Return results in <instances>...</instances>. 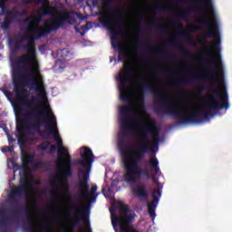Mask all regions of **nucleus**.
<instances>
[{
	"label": "nucleus",
	"instance_id": "obj_59",
	"mask_svg": "<svg viewBox=\"0 0 232 232\" xmlns=\"http://www.w3.org/2000/svg\"><path fill=\"white\" fill-rule=\"evenodd\" d=\"M53 195H55L54 193H52V197H53V198H55V197H53Z\"/></svg>",
	"mask_w": 232,
	"mask_h": 232
},
{
	"label": "nucleus",
	"instance_id": "obj_26",
	"mask_svg": "<svg viewBox=\"0 0 232 232\" xmlns=\"http://www.w3.org/2000/svg\"><path fill=\"white\" fill-rule=\"evenodd\" d=\"M167 46H175V48H184V43L177 42L174 36L170 37V40L164 45V48Z\"/></svg>",
	"mask_w": 232,
	"mask_h": 232
},
{
	"label": "nucleus",
	"instance_id": "obj_5",
	"mask_svg": "<svg viewBox=\"0 0 232 232\" xmlns=\"http://www.w3.org/2000/svg\"><path fill=\"white\" fill-rule=\"evenodd\" d=\"M216 49L218 53H216V62H211L209 60L202 61L201 63L209 68V72L207 74H201L195 76L193 78H181L176 82V86H186L187 84H191L197 81H210L215 86H218L222 81H224V73L220 71L214 72L211 68L215 66L216 68H222V56L220 55V40L216 44Z\"/></svg>",
	"mask_w": 232,
	"mask_h": 232
},
{
	"label": "nucleus",
	"instance_id": "obj_47",
	"mask_svg": "<svg viewBox=\"0 0 232 232\" xmlns=\"http://www.w3.org/2000/svg\"><path fill=\"white\" fill-rule=\"evenodd\" d=\"M26 14H28L27 11H24L22 14H20V15H26Z\"/></svg>",
	"mask_w": 232,
	"mask_h": 232
},
{
	"label": "nucleus",
	"instance_id": "obj_9",
	"mask_svg": "<svg viewBox=\"0 0 232 232\" xmlns=\"http://www.w3.org/2000/svg\"><path fill=\"white\" fill-rule=\"evenodd\" d=\"M120 85V99L123 102H130V92L128 91V85L131 81H136L137 77L135 76V67L129 63L123 65V72H120L118 76Z\"/></svg>",
	"mask_w": 232,
	"mask_h": 232
},
{
	"label": "nucleus",
	"instance_id": "obj_30",
	"mask_svg": "<svg viewBox=\"0 0 232 232\" xmlns=\"http://www.w3.org/2000/svg\"><path fill=\"white\" fill-rule=\"evenodd\" d=\"M135 44L136 46H138L140 50H150L151 47L150 46H148L146 44H144L141 41H140V38H138L136 41H135Z\"/></svg>",
	"mask_w": 232,
	"mask_h": 232
},
{
	"label": "nucleus",
	"instance_id": "obj_15",
	"mask_svg": "<svg viewBox=\"0 0 232 232\" xmlns=\"http://www.w3.org/2000/svg\"><path fill=\"white\" fill-rule=\"evenodd\" d=\"M198 23V24L208 27L206 35L203 37L204 41H206V39H213L218 35V27L213 25L214 22L211 18H201Z\"/></svg>",
	"mask_w": 232,
	"mask_h": 232
},
{
	"label": "nucleus",
	"instance_id": "obj_3",
	"mask_svg": "<svg viewBox=\"0 0 232 232\" xmlns=\"http://www.w3.org/2000/svg\"><path fill=\"white\" fill-rule=\"evenodd\" d=\"M212 95L202 97L206 102L202 105L203 108L208 110H196L191 112H188L186 109H175L173 103L161 92H155L154 97L156 99V105L154 111L157 115H169L173 117L177 121H180L181 124H193L198 122V119H209L213 117V111H218V110H229V98L227 92H225L220 96L218 89L214 88L211 90Z\"/></svg>",
	"mask_w": 232,
	"mask_h": 232
},
{
	"label": "nucleus",
	"instance_id": "obj_21",
	"mask_svg": "<svg viewBox=\"0 0 232 232\" xmlns=\"http://www.w3.org/2000/svg\"><path fill=\"white\" fill-rule=\"evenodd\" d=\"M132 194L134 197H137L138 198H141L143 200H146L148 198V189H146V186L140 185L137 188H132Z\"/></svg>",
	"mask_w": 232,
	"mask_h": 232
},
{
	"label": "nucleus",
	"instance_id": "obj_64",
	"mask_svg": "<svg viewBox=\"0 0 232 232\" xmlns=\"http://www.w3.org/2000/svg\"><path fill=\"white\" fill-rule=\"evenodd\" d=\"M176 56H173V59H175Z\"/></svg>",
	"mask_w": 232,
	"mask_h": 232
},
{
	"label": "nucleus",
	"instance_id": "obj_60",
	"mask_svg": "<svg viewBox=\"0 0 232 232\" xmlns=\"http://www.w3.org/2000/svg\"><path fill=\"white\" fill-rule=\"evenodd\" d=\"M25 2L30 3V0H25Z\"/></svg>",
	"mask_w": 232,
	"mask_h": 232
},
{
	"label": "nucleus",
	"instance_id": "obj_55",
	"mask_svg": "<svg viewBox=\"0 0 232 232\" xmlns=\"http://www.w3.org/2000/svg\"><path fill=\"white\" fill-rule=\"evenodd\" d=\"M64 231L65 232H70V229L69 228H65Z\"/></svg>",
	"mask_w": 232,
	"mask_h": 232
},
{
	"label": "nucleus",
	"instance_id": "obj_62",
	"mask_svg": "<svg viewBox=\"0 0 232 232\" xmlns=\"http://www.w3.org/2000/svg\"><path fill=\"white\" fill-rule=\"evenodd\" d=\"M111 215H113V212L111 210Z\"/></svg>",
	"mask_w": 232,
	"mask_h": 232
},
{
	"label": "nucleus",
	"instance_id": "obj_17",
	"mask_svg": "<svg viewBox=\"0 0 232 232\" xmlns=\"http://www.w3.org/2000/svg\"><path fill=\"white\" fill-rule=\"evenodd\" d=\"M19 21V13L12 10H7L5 12V16L4 21L0 23V26L2 30L6 32V30L10 29V26L13 23H17Z\"/></svg>",
	"mask_w": 232,
	"mask_h": 232
},
{
	"label": "nucleus",
	"instance_id": "obj_37",
	"mask_svg": "<svg viewBox=\"0 0 232 232\" xmlns=\"http://www.w3.org/2000/svg\"><path fill=\"white\" fill-rule=\"evenodd\" d=\"M61 64H63V60H57L55 62V68H57L58 70L64 69V66H61Z\"/></svg>",
	"mask_w": 232,
	"mask_h": 232
},
{
	"label": "nucleus",
	"instance_id": "obj_23",
	"mask_svg": "<svg viewBox=\"0 0 232 232\" xmlns=\"http://www.w3.org/2000/svg\"><path fill=\"white\" fill-rule=\"evenodd\" d=\"M24 213L28 220V227H24V231L34 232V224H35V219L32 218L30 208H24Z\"/></svg>",
	"mask_w": 232,
	"mask_h": 232
},
{
	"label": "nucleus",
	"instance_id": "obj_49",
	"mask_svg": "<svg viewBox=\"0 0 232 232\" xmlns=\"http://www.w3.org/2000/svg\"><path fill=\"white\" fill-rule=\"evenodd\" d=\"M199 92L202 93V92H204V87H199Z\"/></svg>",
	"mask_w": 232,
	"mask_h": 232
},
{
	"label": "nucleus",
	"instance_id": "obj_19",
	"mask_svg": "<svg viewBox=\"0 0 232 232\" xmlns=\"http://www.w3.org/2000/svg\"><path fill=\"white\" fill-rule=\"evenodd\" d=\"M70 211L71 213L77 211L75 220L72 223V227H77V226L81 224L82 220H87L88 224H90V218L89 216L84 215V208H82V205L81 203L72 205Z\"/></svg>",
	"mask_w": 232,
	"mask_h": 232
},
{
	"label": "nucleus",
	"instance_id": "obj_43",
	"mask_svg": "<svg viewBox=\"0 0 232 232\" xmlns=\"http://www.w3.org/2000/svg\"><path fill=\"white\" fill-rule=\"evenodd\" d=\"M158 55H164V48L159 49L157 51Z\"/></svg>",
	"mask_w": 232,
	"mask_h": 232
},
{
	"label": "nucleus",
	"instance_id": "obj_31",
	"mask_svg": "<svg viewBox=\"0 0 232 232\" xmlns=\"http://www.w3.org/2000/svg\"><path fill=\"white\" fill-rule=\"evenodd\" d=\"M111 3H113V0H103V4L102 5L103 12H108L110 10Z\"/></svg>",
	"mask_w": 232,
	"mask_h": 232
},
{
	"label": "nucleus",
	"instance_id": "obj_39",
	"mask_svg": "<svg viewBox=\"0 0 232 232\" xmlns=\"http://www.w3.org/2000/svg\"><path fill=\"white\" fill-rule=\"evenodd\" d=\"M154 11L155 12H166V9L161 5H158L154 8Z\"/></svg>",
	"mask_w": 232,
	"mask_h": 232
},
{
	"label": "nucleus",
	"instance_id": "obj_4",
	"mask_svg": "<svg viewBox=\"0 0 232 232\" xmlns=\"http://www.w3.org/2000/svg\"><path fill=\"white\" fill-rule=\"evenodd\" d=\"M121 115V129L123 136L118 140V148L125 168V180L128 184H135L142 173L148 174V169H141L139 163L144 158V153L140 150H131V142L128 139V133H135V126L131 122V117L137 120V108L131 104H126L120 108Z\"/></svg>",
	"mask_w": 232,
	"mask_h": 232
},
{
	"label": "nucleus",
	"instance_id": "obj_53",
	"mask_svg": "<svg viewBox=\"0 0 232 232\" xmlns=\"http://www.w3.org/2000/svg\"><path fill=\"white\" fill-rule=\"evenodd\" d=\"M166 10H171V6H167Z\"/></svg>",
	"mask_w": 232,
	"mask_h": 232
},
{
	"label": "nucleus",
	"instance_id": "obj_38",
	"mask_svg": "<svg viewBox=\"0 0 232 232\" xmlns=\"http://www.w3.org/2000/svg\"><path fill=\"white\" fill-rule=\"evenodd\" d=\"M2 151H3L4 153H6V152L12 153V151H14V147H12V146H7V147L2 149Z\"/></svg>",
	"mask_w": 232,
	"mask_h": 232
},
{
	"label": "nucleus",
	"instance_id": "obj_46",
	"mask_svg": "<svg viewBox=\"0 0 232 232\" xmlns=\"http://www.w3.org/2000/svg\"><path fill=\"white\" fill-rule=\"evenodd\" d=\"M38 3H46L48 5V0H38Z\"/></svg>",
	"mask_w": 232,
	"mask_h": 232
},
{
	"label": "nucleus",
	"instance_id": "obj_12",
	"mask_svg": "<svg viewBox=\"0 0 232 232\" xmlns=\"http://www.w3.org/2000/svg\"><path fill=\"white\" fill-rule=\"evenodd\" d=\"M80 155L82 160H75L73 161V166H82L86 168V166H92L95 160V156L93 155V151L92 149L88 147H82L80 149Z\"/></svg>",
	"mask_w": 232,
	"mask_h": 232
},
{
	"label": "nucleus",
	"instance_id": "obj_35",
	"mask_svg": "<svg viewBox=\"0 0 232 232\" xmlns=\"http://www.w3.org/2000/svg\"><path fill=\"white\" fill-rule=\"evenodd\" d=\"M181 55H183V57H193V53H191V51H189L188 49L182 50Z\"/></svg>",
	"mask_w": 232,
	"mask_h": 232
},
{
	"label": "nucleus",
	"instance_id": "obj_33",
	"mask_svg": "<svg viewBox=\"0 0 232 232\" xmlns=\"http://www.w3.org/2000/svg\"><path fill=\"white\" fill-rule=\"evenodd\" d=\"M177 37H186L187 33L186 31H182V24L178 26V31L176 33Z\"/></svg>",
	"mask_w": 232,
	"mask_h": 232
},
{
	"label": "nucleus",
	"instance_id": "obj_24",
	"mask_svg": "<svg viewBox=\"0 0 232 232\" xmlns=\"http://www.w3.org/2000/svg\"><path fill=\"white\" fill-rule=\"evenodd\" d=\"M147 28L150 31L153 30V28H155L156 30H158V32H160V34H168V26L167 25L153 24V23L150 22L147 25Z\"/></svg>",
	"mask_w": 232,
	"mask_h": 232
},
{
	"label": "nucleus",
	"instance_id": "obj_29",
	"mask_svg": "<svg viewBox=\"0 0 232 232\" xmlns=\"http://www.w3.org/2000/svg\"><path fill=\"white\" fill-rule=\"evenodd\" d=\"M0 92H3L4 95L6 97L9 102H12V97H14V93L12 92L5 90L3 87H0Z\"/></svg>",
	"mask_w": 232,
	"mask_h": 232
},
{
	"label": "nucleus",
	"instance_id": "obj_34",
	"mask_svg": "<svg viewBox=\"0 0 232 232\" xmlns=\"http://www.w3.org/2000/svg\"><path fill=\"white\" fill-rule=\"evenodd\" d=\"M21 213H23V210H21L19 208H15L14 210H12L11 215H13V217H14V218H19V216L21 215Z\"/></svg>",
	"mask_w": 232,
	"mask_h": 232
},
{
	"label": "nucleus",
	"instance_id": "obj_42",
	"mask_svg": "<svg viewBox=\"0 0 232 232\" xmlns=\"http://www.w3.org/2000/svg\"><path fill=\"white\" fill-rule=\"evenodd\" d=\"M54 151H57V145H51L50 153H54Z\"/></svg>",
	"mask_w": 232,
	"mask_h": 232
},
{
	"label": "nucleus",
	"instance_id": "obj_51",
	"mask_svg": "<svg viewBox=\"0 0 232 232\" xmlns=\"http://www.w3.org/2000/svg\"><path fill=\"white\" fill-rule=\"evenodd\" d=\"M84 34H85L84 32L80 33V35H82V37H84Z\"/></svg>",
	"mask_w": 232,
	"mask_h": 232
},
{
	"label": "nucleus",
	"instance_id": "obj_6",
	"mask_svg": "<svg viewBox=\"0 0 232 232\" xmlns=\"http://www.w3.org/2000/svg\"><path fill=\"white\" fill-rule=\"evenodd\" d=\"M140 123L142 127L140 131V143L136 145V148L141 153L146 154L150 150L153 151V146L154 148H159L160 131L157 129L155 121L150 125V123L146 122V120L140 119Z\"/></svg>",
	"mask_w": 232,
	"mask_h": 232
},
{
	"label": "nucleus",
	"instance_id": "obj_61",
	"mask_svg": "<svg viewBox=\"0 0 232 232\" xmlns=\"http://www.w3.org/2000/svg\"><path fill=\"white\" fill-rule=\"evenodd\" d=\"M4 1H6V0H0V3L4 2Z\"/></svg>",
	"mask_w": 232,
	"mask_h": 232
},
{
	"label": "nucleus",
	"instance_id": "obj_1",
	"mask_svg": "<svg viewBox=\"0 0 232 232\" xmlns=\"http://www.w3.org/2000/svg\"><path fill=\"white\" fill-rule=\"evenodd\" d=\"M48 34L44 31L43 34H19L18 39L10 40L13 48L10 51L8 59L11 68L13 81V92L15 93L14 101L24 108H30L32 104L37 102L35 96H31L24 86H30V90H34L39 93L42 99H46V91H44V80L39 77L41 68L39 60H37V49H35V41L43 39Z\"/></svg>",
	"mask_w": 232,
	"mask_h": 232
},
{
	"label": "nucleus",
	"instance_id": "obj_57",
	"mask_svg": "<svg viewBox=\"0 0 232 232\" xmlns=\"http://www.w3.org/2000/svg\"><path fill=\"white\" fill-rule=\"evenodd\" d=\"M69 202H72V197H69Z\"/></svg>",
	"mask_w": 232,
	"mask_h": 232
},
{
	"label": "nucleus",
	"instance_id": "obj_63",
	"mask_svg": "<svg viewBox=\"0 0 232 232\" xmlns=\"http://www.w3.org/2000/svg\"><path fill=\"white\" fill-rule=\"evenodd\" d=\"M142 57H146V55H145V54H143V55H142Z\"/></svg>",
	"mask_w": 232,
	"mask_h": 232
},
{
	"label": "nucleus",
	"instance_id": "obj_10",
	"mask_svg": "<svg viewBox=\"0 0 232 232\" xmlns=\"http://www.w3.org/2000/svg\"><path fill=\"white\" fill-rule=\"evenodd\" d=\"M90 169H79L78 170V188L81 189L79 198L82 200H88L92 195H95L97 192V185H93L90 192V184H88V180H90Z\"/></svg>",
	"mask_w": 232,
	"mask_h": 232
},
{
	"label": "nucleus",
	"instance_id": "obj_20",
	"mask_svg": "<svg viewBox=\"0 0 232 232\" xmlns=\"http://www.w3.org/2000/svg\"><path fill=\"white\" fill-rule=\"evenodd\" d=\"M34 155H30V154H23L22 155V164H23V168L19 167V165H17V163H14L13 165V169L14 171H19V169H23L24 171H26V169H28L30 164H32V162H34Z\"/></svg>",
	"mask_w": 232,
	"mask_h": 232
},
{
	"label": "nucleus",
	"instance_id": "obj_58",
	"mask_svg": "<svg viewBox=\"0 0 232 232\" xmlns=\"http://www.w3.org/2000/svg\"><path fill=\"white\" fill-rule=\"evenodd\" d=\"M209 44H210V46H213V42H210Z\"/></svg>",
	"mask_w": 232,
	"mask_h": 232
},
{
	"label": "nucleus",
	"instance_id": "obj_25",
	"mask_svg": "<svg viewBox=\"0 0 232 232\" xmlns=\"http://www.w3.org/2000/svg\"><path fill=\"white\" fill-rule=\"evenodd\" d=\"M140 92H151L155 93L157 92V85L153 82L145 83L140 87Z\"/></svg>",
	"mask_w": 232,
	"mask_h": 232
},
{
	"label": "nucleus",
	"instance_id": "obj_14",
	"mask_svg": "<svg viewBox=\"0 0 232 232\" xmlns=\"http://www.w3.org/2000/svg\"><path fill=\"white\" fill-rule=\"evenodd\" d=\"M160 197H162V188L158 187V189H154L152 192V201L147 204L149 215L150 218H155L157 214L155 213V209H157V206H159V202L160 201Z\"/></svg>",
	"mask_w": 232,
	"mask_h": 232
},
{
	"label": "nucleus",
	"instance_id": "obj_8",
	"mask_svg": "<svg viewBox=\"0 0 232 232\" xmlns=\"http://www.w3.org/2000/svg\"><path fill=\"white\" fill-rule=\"evenodd\" d=\"M72 14H73V12H65L59 16H55L52 20H45L44 22V28L31 27L29 30L31 32H37V30H42V33L40 34L47 32L44 35V37H46L47 35H50L52 32L59 30V28H63V26L66 25V23L68 24H75L77 20L75 19V16L72 15Z\"/></svg>",
	"mask_w": 232,
	"mask_h": 232
},
{
	"label": "nucleus",
	"instance_id": "obj_44",
	"mask_svg": "<svg viewBox=\"0 0 232 232\" xmlns=\"http://www.w3.org/2000/svg\"><path fill=\"white\" fill-rule=\"evenodd\" d=\"M207 53L208 55H213V49H208Z\"/></svg>",
	"mask_w": 232,
	"mask_h": 232
},
{
	"label": "nucleus",
	"instance_id": "obj_32",
	"mask_svg": "<svg viewBox=\"0 0 232 232\" xmlns=\"http://www.w3.org/2000/svg\"><path fill=\"white\" fill-rule=\"evenodd\" d=\"M40 12L42 15H52V9L50 7L42 6Z\"/></svg>",
	"mask_w": 232,
	"mask_h": 232
},
{
	"label": "nucleus",
	"instance_id": "obj_27",
	"mask_svg": "<svg viewBox=\"0 0 232 232\" xmlns=\"http://www.w3.org/2000/svg\"><path fill=\"white\" fill-rule=\"evenodd\" d=\"M192 12H196L195 9H185L182 10L175 14V17L177 19H184L187 15H189V14H192Z\"/></svg>",
	"mask_w": 232,
	"mask_h": 232
},
{
	"label": "nucleus",
	"instance_id": "obj_36",
	"mask_svg": "<svg viewBox=\"0 0 232 232\" xmlns=\"http://www.w3.org/2000/svg\"><path fill=\"white\" fill-rule=\"evenodd\" d=\"M48 148H50V142L42 143L40 146V149L42 150V151H46Z\"/></svg>",
	"mask_w": 232,
	"mask_h": 232
},
{
	"label": "nucleus",
	"instance_id": "obj_7",
	"mask_svg": "<svg viewBox=\"0 0 232 232\" xmlns=\"http://www.w3.org/2000/svg\"><path fill=\"white\" fill-rule=\"evenodd\" d=\"M96 15H100L101 18L99 19L100 23L107 28L111 34V45L115 48V46L119 47V55L118 59L119 61H124L126 59V53H128V49L126 47L119 44L117 43V35H119V32L115 30H122V24H124V17L122 15L117 16V21L115 19L104 16V12L100 11L96 13Z\"/></svg>",
	"mask_w": 232,
	"mask_h": 232
},
{
	"label": "nucleus",
	"instance_id": "obj_54",
	"mask_svg": "<svg viewBox=\"0 0 232 232\" xmlns=\"http://www.w3.org/2000/svg\"><path fill=\"white\" fill-rule=\"evenodd\" d=\"M133 55H134V57H137V52L136 51H134Z\"/></svg>",
	"mask_w": 232,
	"mask_h": 232
},
{
	"label": "nucleus",
	"instance_id": "obj_28",
	"mask_svg": "<svg viewBox=\"0 0 232 232\" xmlns=\"http://www.w3.org/2000/svg\"><path fill=\"white\" fill-rule=\"evenodd\" d=\"M0 224L1 226H5V224L8 222L9 218H5L6 217V210L5 209H0Z\"/></svg>",
	"mask_w": 232,
	"mask_h": 232
},
{
	"label": "nucleus",
	"instance_id": "obj_2",
	"mask_svg": "<svg viewBox=\"0 0 232 232\" xmlns=\"http://www.w3.org/2000/svg\"><path fill=\"white\" fill-rule=\"evenodd\" d=\"M30 107L25 109H19V117L16 120V131L22 139H24L32 130H41V126H44L47 133H52L56 140V148H58L57 157L64 166L63 173L64 177H72L73 175V169L72 168V155L68 151V148L63 144V140L59 137L57 130V119L52 109L43 105V111H39V106L32 109Z\"/></svg>",
	"mask_w": 232,
	"mask_h": 232
},
{
	"label": "nucleus",
	"instance_id": "obj_40",
	"mask_svg": "<svg viewBox=\"0 0 232 232\" xmlns=\"http://www.w3.org/2000/svg\"><path fill=\"white\" fill-rule=\"evenodd\" d=\"M136 30H137V33L139 34V35H142V26L140 25V24H138Z\"/></svg>",
	"mask_w": 232,
	"mask_h": 232
},
{
	"label": "nucleus",
	"instance_id": "obj_11",
	"mask_svg": "<svg viewBox=\"0 0 232 232\" xmlns=\"http://www.w3.org/2000/svg\"><path fill=\"white\" fill-rule=\"evenodd\" d=\"M149 165L150 166L151 169L154 170V173H151V170L148 169V173H141V177H146L147 180H150V179L152 181L155 182L157 185L156 189H160L162 190V186L160 187V182L159 181V179H157V175H160V167H159V160L157 157L150 158L149 160Z\"/></svg>",
	"mask_w": 232,
	"mask_h": 232
},
{
	"label": "nucleus",
	"instance_id": "obj_56",
	"mask_svg": "<svg viewBox=\"0 0 232 232\" xmlns=\"http://www.w3.org/2000/svg\"><path fill=\"white\" fill-rule=\"evenodd\" d=\"M96 199H97V198H96V197H93V198H92V202L95 201Z\"/></svg>",
	"mask_w": 232,
	"mask_h": 232
},
{
	"label": "nucleus",
	"instance_id": "obj_13",
	"mask_svg": "<svg viewBox=\"0 0 232 232\" xmlns=\"http://www.w3.org/2000/svg\"><path fill=\"white\" fill-rule=\"evenodd\" d=\"M41 21H43V16H28L27 18L23 20L24 24L27 26V32L29 34H33V35L37 36L39 34H43V30L31 31V28H42L39 27L41 24Z\"/></svg>",
	"mask_w": 232,
	"mask_h": 232
},
{
	"label": "nucleus",
	"instance_id": "obj_18",
	"mask_svg": "<svg viewBox=\"0 0 232 232\" xmlns=\"http://www.w3.org/2000/svg\"><path fill=\"white\" fill-rule=\"evenodd\" d=\"M28 180L24 179V183H22L18 187H14L11 189V194L8 196V198L11 202H17V197H21V195H28Z\"/></svg>",
	"mask_w": 232,
	"mask_h": 232
},
{
	"label": "nucleus",
	"instance_id": "obj_50",
	"mask_svg": "<svg viewBox=\"0 0 232 232\" xmlns=\"http://www.w3.org/2000/svg\"><path fill=\"white\" fill-rule=\"evenodd\" d=\"M141 19H146V14H141Z\"/></svg>",
	"mask_w": 232,
	"mask_h": 232
},
{
	"label": "nucleus",
	"instance_id": "obj_41",
	"mask_svg": "<svg viewBox=\"0 0 232 232\" xmlns=\"http://www.w3.org/2000/svg\"><path fill=\"white\" fill-rule=\"evenodd\" d=\"M117 186V181L113 180L111 184V188H109V193H111V189Z\"/></svg>",
	"mask_w": 232,
	"mask_h": 232
},
{
	"label": "nucleus",
	"instance_id": "obj_16",
	"mask_svg": "<svg viewBox=\"0 0 232 232\" xmlns=\"http://www.w3.org/2000/svg\"><path fill=\"white\" fill-rule=\"evenodd\" d=\"M63 169H60V171L63 175L62 178H59L58 176L53 178L52 179H50V185L53 187V188H55L56 186H61L62 188V191L63 193H68V191H70V185L68 184V179L69 177H72V176H64V172H63Z\"/></svg>",
	"mask_w": 232,
	"mask_h": 232
},
{
	"label": "nucleus",
	"instance_id": "obj_48",
	"mask_svg": "<svg viewBox=\"0 0 232 232\" xmlns=\"http://www.w3.org/2000/svg\"><path fill=\"white\" fill-rule=\"evenodd\" d=\"M182 3H184V1L179 0V1L177 2V5H182Z\"/></svg>",
	"mask_w": 232,
	"mask_h": 232
},
{
	"label": "nucleus",
	"instance_id": "obj_52",
	"mask_svg": "<svg viewBox=\"0 0 232 232\" xmlns=\"http://www.w3.org/2000/svg\"><path fill=\"white\" fill-rule=\"evenodd\" d=\"M67 220H72V216H68Z\"/></svg>",
	"mask_w": 232,
	"mask_h": 232
},
{
	"label": "nucleus",
	"instance_id": "obj_22",
	"mask_svg": "<svg viewBox=\"0 0 232 232\" xmlns=\"http://www.w3.org/2000/svg\"><path fill=\"white\" fill-rule=\"evenodd\" d=\"M196 5H207L204 10H208L209 14L215 17V7L213 6V0H194Z\"/></svg>",
	"mask_w": 232,
	"mask_h": 232
},
{
	"label": "nucleus",
	"instance_id": "obj_45",
	"mask_svg": "<svg viewBox=\"0 0 232 232\" xmlns=\"http://www.w3.org/2000/svg\"><path fill=\"white\" fill-rule=\"evenodd\" d=\"M197 30H198V27H191L189 32H197Z\"/></svg>",
	"mask_w": 232,
	"mask_h": 232
}]
</instances>
